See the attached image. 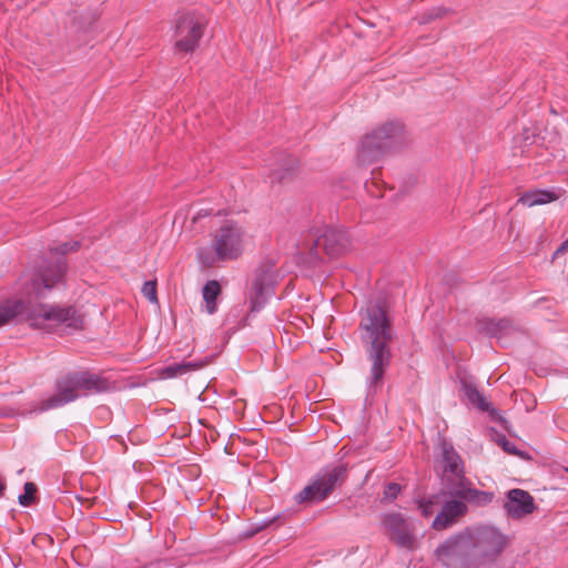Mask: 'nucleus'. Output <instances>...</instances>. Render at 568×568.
<instances>
[{
  "label": "nucleus",
  "instance_id": "obj_1",
  "mask_svg": "<svg viewBox=\"0 0 568 568\" xmlns=\"http://www.w3.org/2000/svg\"><path fill=\"white\" fill-rule=\"evenodd\" d=\"M358 328L371 362L366 379L367 396L373 397L382 388L384 373L390 365L388 344L393 338V329L386 311L377 303H371L361 311Z\"/></svg>",
  "mask_w": 568,
  "mask_h": 568
},
{
  "label": "nucleus",
  "instance_id": "obj_2",
  "mask_svg": "<svg viewBox=\"0 0 568 568\" xmlns=\"http://www.w3.org/2000/svg\"><path fill=\"white\" fill-rule=\"evenodd\" d=\"M110 381L100 373L89 369L70 371L59 376L53 384V393L31 404L29 415H39L61 408L79 398L106 393Z\"/></svg>",
  "mask_w": 568,
  "mask_h": 568
},
{
  "label": "nucleus",
  "instance_id": "obj_3",
  "mask_svg": "<svg viewBox=\"0 0 568 568\" xmlns=\"http://www.w3.org/2000/svg\"><path fill=\"white\" fill-rule=\"evenodd\" d=\"M21 297L0 304V326L9 323L19 314H24L30 326L40 328L45 322L63 324L67 327L79 329L82 326V317L73 306H60L38 303L44 297L29 300L23 294V282L20 287Z\"/></svg>",
  "mask_w": 568,
  "mask_h": 568
},
{
  "label": "nucleus",
  "instance_id": "obj_4",
  "mask_svg": "<svg viewBox=\"0 0 568 568\" xmlns=\"http://www.w3.org/2000/svg\"><path fill=\"white\" fill-rule=\"evenodd\" d=\"M80 242L70 241L60 244L50 250L51 261L44 260L38 270L30 274L23 275V294L29 300L39 297H47L48 293L60 283L67 272V263L64 255L69 252H74L79 248Z\"/></svg>",
  "mask_w": 568,
  "mask_h": 568
},
{
  "label": "nucleus",
  "instance_id": "obj_5",
  "mask_svg": "<svg viewBox=\"0 0 568 568\" xmlns=\"http://www.w3.org/2000/svg\"><path fill=\"white\" fill-rule=\"evenodd\" d=\"M244 231L237 223L226 222L211 239V244L197 248L196 258L202 267H213L217 263L236 260L243 252Z\"/></svg>",
  "mask_w": 568,
  "mask_h": 568
},
{
  "label": "nucleus",
  "instance_id": "obj_6",
  "mask_svg": "<svg viewBox=\"0 0 568 568\" xmlns=\"http://www.w3.org/2000/svg\"><path fill=\"white\" fill-rule=\"evenodd\" d=\"M347 464H329L321 468L308 484L294 496L297 505H314L326 500L347 478Z\"/></svg>",
  "mask_w": 568,
  "mask_h": 568
},
{
  "label": "nucleus",
  "instance_id": "obj_7",
  "mask_svg": "<svg viewBox=\"0 0 568 568\" xmlns=\"http://www.w3.org/2000/svg\"><path fill=\"white\" fill-rule=\"evenodd\" d=\"M404 142L403 123L397 120L388 121L363 138L358 160L362 163H374L387 151L400 146Z\"/></svg>",
  "mask_w": 568,
  "mask_h": 568
},
{
  "label": "nucleus",
  "instance_id": "obj_8",
  "mask_svg": "<svg viewBox=\"0 0 568 568\" xmlns=\"http://www.w3.org/2000/svg\"><path fill=\"white\" fill-rule=\"evenodd\" d=\"M476 568L495 562L509 545V536L493 525L469 526Z\"/></svg>",
  "mask_w": 568,
  "mask_h": 568
},
{
  "label": "nucleus",
  "instance_id": "obj_9",
  "mask_svg": "<svg viewBox=\"0 0 568 568\" xmlns=\"http://www.w3.org/2000/svg\"><path fill=\"white\" fill-rule=\"evenodd\" d=\"M435 556L447 568H476L469 527L447 537L435 549Z\"/></svg>",
  "mask_w": 568,
  "mask_h": 568
},
{
  "label": "nucleus",
  "instance_id": "obj_10",
  "mask_svg": "<svg viewBox=\"0 0 568 568\" xmlns=\"http://www.w3.org/2000/svg\"><path fill=\"white\" fill-rule=\"evenodd\" d=\"M442 494L449 499L464 500L466 505L469 503L476 506H486L494 499L493 493L473 487L470 480L465 477V471L443 477Z\"/></svg>",
  "mask_w": 568,
  "mask_h": 568
},
{
  "label": "nucleus",
  "instance_id": "obj_11",
  "mask_svg": "<svg viewBox=\"0 0 568 568\" xmlns=\"http://www.w3.org/2000/svg\"><path fill=\"white\" fill-rule=\"evenodd\" d=\"M276 283L277 275L273 265H262L255 271L248 295L251 313H257L265 307L275 294Z\"/></svg>",
  "mask_w": 568,
  "mask_h": 568
},
{
  "label": "nucleus",
  "instance_id": "obj_12",
  "mask_svg": "<svg viewBox=\"0 0 568 568\" xmlns=\"http://www.w3.org/2000/svg\"><path fill=\"white\" fill-rule=\"evenodd\" d=\"M203 19L195 12L181 14L175 22V49L179 52H193L203 34Z\"/></svg>",
  "mask_w": 568,
  "mask_h": 568
},
{
  "label": "nucleus",
  "instance_id": "obj_13",
  "mask_svg": "<svg viewBox=\"0 0 568 568\" xmlns=\"http://www.w3.org/2000/svg\"><path fill=\"white\" fill-rule=\"evenodd\" d=\"M312 254L320 258V250H323L329 257L344 254L351 245L349 236L345 229L325 226L321 232L316 231L313 235Z\"/></svg>",
  "mask_w": 568,
  "mask_h": 568
},
{
  "label": "nucleus",
  "instance_id": "obj_14",
  "mask_svg": "<svg viewBox=\"0 0 568 568\" xmlns=\"http://www.w3.org/2000/svg\"><path fill=\"white\" fill-rule=\"evenodd\" d=\"M381 525L388 538L398 547L405 549L414 547L415 537L402 514L395 511L383 514Z\"/></svg>",
  "mask_w": 568,
  "mask_h": 568
},
{
  "label": "nucleus",
  "instance_id": "obj_15",
  "mask_svg": "<svg viewBox=\"0 0 568 568\" xmlns=\"http://www.w3.org/2000/svg\"><path fill=\"white\" fill-rule=\"evenodd\" d=\"M504 508L509 517L520 519L534 511V498L528 491L514 488L507 493Z\"/></svg>",
  "mask_w": 568,
  "mask_h": 568
},
{
  "label": "nucleus",
  "instance_id": "obj_16",
  "mask_svg": "<svg viewBox=\"0 0 568 568\" xmlns=\"http://www.w3.org/2000/svg\"><path fill=\"white\" fill-rule=\"evenodd\" d=\"M437 450V464L443 471V477L465 471L462 457L446 438H439Z\"/></svg>",
  "mask_w": 568,
  "mask_h": 568
},
{
  "label": "nucleus",
  "instance_id": "obj_17",
  "mask_svg": "<svg viewBox=\"0 0 568 568\" xmlns=\"http://www.w3.org/2000/svg\"><path fill=\"white\" fill-rule=\"evenodd\" d=\"M468 508L464 500L448 499L444 503L440 511L435 516L432 528L445 530L453 527L460 517L466 515Z\"/></svg>",
  "mask_w": 568,
  "mask_h": 568
},
{
  "label": "nucleus",
  "instance_id": "obj_18",
  "mask_svg": "<svg viewBox=\"0 0 568 568\" xmlns=\"http://www.w3.org/2000/svg\"><path fill=\"white\" fill-rule=\"evenodd\" d=\"M297 161L290 154L282 153L270 169L271 182L283 183L295 173Z\"/></svg>",
  "mask_w": 568,
  "mask_h": 568
},
{
  "label": "nucleus",
  "instance_id": "obj_19",
  "mask_svg": "<svg viewBox=\"0 0 568 568\" xmlns=\"http://www.w3.org/2000/svg\"><path fill=\"white\" fill-rule=\"evenodd\" d=\"M478 328L490 337L501 339L511 328V322L507 318H486L478 322Z\"/></svg>",
  "mask_w": 568,
  "mask_h": 568
},
{
  "label": "nucleus",
  "instance_id": "obj_20",
  "mask_svg": "<svg viewBox=\"0 0 568 568\" xmlns=\"http://www.w3.org/2000/svg\"><path fill=\"white\" fill-rule=\"evenodd\" d=\"M206 362L204 361H189V362H181V363H172L166 366H164L161 369V376L163 378H175L183 376L187 373L197 371L202 368Z\"/></svg>",
  "mask_w": 568,
  "mask_h": 568
},
{
  "label": "nucleus",
  "instance_id": "obj_21",
  "mask_svg": "<svg viewBox=\"0 0 568 568\" xmlns=\"http://www.w3.org/2000/svg\"><path fill=\"white\" fill-rule=\"evenodd\" d=\"M558 199V194L550 190H534L525 192L518 200L519 203L528 207L544 205Z\"/></svg>",
  "mask_w": 568,
  "mask_h": 568
},
{
  "label": "nucleus",
  "instance_id": "obj_22",
  "mask_svg": "<svg viewBox=\"0 0 568 568\" xmlns=\"http://www.w3.org/2000/svg\"><path fill=\"white\" fill-rule=\"evenodd\" d=\"M221 285L216 280L207 281L203 288L202 295L205 302V310L209 314H214L217 310V297L221 294Z\"/></svg>",
  "mask_w": 568,
  "mask_h": 568
},
{
  "label": "nucleus",
  "instance_id": "obj_23",
  "mask_svg": "<svg viewBox=\"0 0 568 568\" xmlns=\"http://www.w3.org/2000/svg\"><path fill=\"white\" fill-rule=\"evenodd\" d=\"M463 392L469 403L476 405L480 410L486 412L489 409L490 404L478 392L476 386L468 383H463Z\"/></svg>",
  "mask_w": 568,
  "mask_h": 568
},
{
  "label": "nucleus",
  "instance_id": "obj_24",
  "mask_svg": "<svg viewBox=\"0 0 568 568\" xmlns=\"http://www.w3.org/2000/svg\"><path fill=\"white\" fill-rule=\"evenodd\" d=\"M24 493L19 495L18 503L22 507H29L34 501V495L38 490L37 485L34 483L28 481L23 486Z\"/></svg>",
  "mask_w": 568,
  "mask_h": 568
},
{
  "label": "nucleus",
  "instance_id": "obj_25",
  "mask_svg": "<svg viewBox=\"0 0 568 568\" xmlns=\"http://www.w3.org/2000/svg\"><path fill=\"white\" fill-rule=\"evenodd\" d=\"M402 491V486L397 483H388L384 487L382 503L394 501Z\"/></svg>",
  "mask_w": 568,
  "mask_h": 568
},
{
  "label": "nucleus",
  "instance_id": "obj_26",
  "mask_svg": "<svg viewBox=\"0 0 568 568\" xmlns=\"http://www.w3.org/2000/svg\"><path fill=\"white\" fill-rule=\"evenodd\" d=\"M448 10L443 7H436L427 10L420 16V23H429L433 20L444 17Z\"/></svg>",
  "mask_w": 568,
  "mask_h": 568
},
{
  "label": "nucleus",
  "instance_id": "obj_27",
  "mask_svg": "<svg viewBox=\"0 0 568 568\" xmlns=\"http://www.w3.org/2000/svg\"><path fill=\"white\" fill-rule=\"evenodd\" d=\"M142 293L150 303H158L156 283L154 281H146L143 284Z\"/></svg>",
  "mask_w": 568,
  "mask_h": 568
},
{
  "label": "nucleus",
  "instance_id": "obj_28",
  "mask_svg": "<svg viewBox=\"0 0 568 568\" xmlns=\"http://www.w3.org/2000/svg\"><path fill=\"white\" fill-rule=\"evenodd\" d=\"M282 517L281 514L273 516V517H266L260 523L256 524L255 528L250 532V536L255 535L256 532L270 527L271 525L275 524L280 518Z\"/></svg>",
  "mask_w": 568,
  "mask_h": 568
},
{
  "label": "nucleus",
  "instance_id": "obj_29",
  "mask_svg": "<svg viewBox=\"0 0 568 568\" xmlns=\"http://www.w3.org/2000/svg\"><path fill=\"white\" fill-rule=\"evenodd\" d=\"M499 445L503 447V449L509 454L513 455H519V450L517 449L516 445L511 442H509L506 437H503L499 440Z\"/></svg>",
  "mask_w": 568,
  "mask_h": 568
},
{
  "label": "nucleus",
  "instance_id": "obj_30",
  "mask_svg": "<svg viewBox=\"0 0 568 568\" xmlns=\"http://www.w3.org/2000/svg\"><path fill=\"white\" fill-rule=\"evenodd\" d=\"M568 252V239L565 240L560 246L556 250L555 256Z\"/></svg>",
  "mask_w": 568,
  "mask_h": 568
},
{
  "label": "nucleus",
  "instance_id": "obj_31",
  "mask_svg": "<svg viewBox=\"0 0 568 568\" xmlns=\"http://www.w3.org/2000/svg\"><path fill=\"white\" fill-rule=\"evenodd\" d=\"M91 24L92 22H90L88 28L84 29L81 22L74 21L72 28H74L77 31L82 30L84 33H87L89 30H91Z\"/></svg>",
  "mask_w": 568,
  "mask_h": 568
},
{
  "label": "nucleus",
  "instance_id": "obj_32",
  "mask_svg": "<svg viewBox=\"0 0 568 568\" xmlns=\"http://www.w3.org/2000/svg\"><path fill=\"white\" fill-rule=\"evenodd\" d=\"M210 213L207 211H199L197 212V215L194 217V220L199 219V217H203V216H206L209 215Z\"/></svg>",
  "mask_w": 568,
  "mask_h": 568
},
{
  "label": "nucleus",
  "instance_id": "obj_33",
  "mask_svg": "<svg viewBox=\"0 0 568 568\" xmlns=\"http://www.w3.org/2000/svg\"><path fill=\"white\" fill-rule=\"evenodd\" d=\"M420 509L423 515L427 516L429 514L427 505H420Z\"/></svg>",
  "mask_w": 568,
  "mask_h": 568
},
{
  "label": "nucleus",
  "instance_id": "obj_34",
  "mask_svg": "<svg viewBox=\"0 0 568 568\" xmlns=\"http://www.w3.org/2000/svg\"><path fill=\"white\" fill-rule=\"evenodd\" d=\"M4 489H6V485L0 481V497L3 495Z\"/></svg>",
  "mask_w": 568,
  "mask_h": 568
},
{
  "label": "nucleus",
  "instance_id": "obj_35",
  "mask_svg": "<svg viewBox=\"0 0 568 568\" xmlns=\"http://www.w3.org/2000/svg\"><path fill=\"white\" fill-rule=\"evenodd\" d=\"M565 470L568 473V466L565 468Z\"/></svg>",
  "mask_w": 568,
  "mask_h": 568
}]
</instances>
